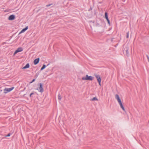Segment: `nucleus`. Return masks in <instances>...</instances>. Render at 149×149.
I'll list each match as a JSON object with an SVG mask.
<instances>
[{
  "mask_svg": "<svg viewBox=\"0 0 149 149\" xmlns=\"http://www.w3.org/2000/svg\"><path fill=\"white\" fill-rule=\"evenodd\" d=\"M115 97L116 99L117 100L118 103L120 104V107L123 110L125 111V108L123 105L120 99V98L119 95L117 94H116L115 95Z\"/></svg>",
  "mask_w": 149,
  "mask_h": 149,
  "instance_id": "obj_1",
  "label": "nucleus"
},
{
  "mask_svg": "<svg viewBox=\"0 0 149 149\" xmlns=\"http://www.w3.org/2000/svg\"><path fill=\"white\" fill-rule=\"evenodd\" d=\"M131 50V47L127 46L125 47L124 50V52L125 54L127 56H128L129 55V52Z\"/></svg>",
  "mask_w": 149,
  "mask_h": 149,
  "instance_id": "obj_2",
  "label": "nucleus"
},
{
  "mask_svg": "<svg viewBox=\"0 0 149 149\" xmlns=\"http://www.w3.org/2000/svg\"><path fill=\"white\" fill-rule=\"evenodd\" d=\"M93 79V77L91 76H89L87 74L86 76L83 77L82 78V79L83 80H90L92 81Z\"/></svg>",
  "mask_w": 149,
  "mask_h": 149,
  "instance_id": "obj_3",
  "label": "nucleus"
},
{
  "mask_svg": "<svg viewBox=\"0 0 149 149\" xmlns=\"http://www.w3.org/2000/svg\"><path fill=\"white\" fill-rule=\"evenodd\" d=\"M14 88V87H13L9 88H6L4 90V93L6 94L8 92H9L12 90Z\"/></svg>",
  "mask_w": 149,
  "mask_h": 149,
  "instance_id": "obj_4",
  "label": "nucleus"
},
{
  "mask_svg": "<svg viewBox=\"0 0 149 149\" xmlns=\"http://www.w3.org/2000/svg\"><path fill=\"white\" fill-rule=\"evenodd\" d=\"M39 84L40 87L38 88L37 89V90H38L39 92L42 93L44 91L42 87V84L41 83H40Z\"/></svg>",
  "mask_w": 149,
  "mask_h": 149,
  "instance_id": "obj_5",
  "label": "nucleus"
},
{
  "mask_svg": "<svg viewBox=\"0 0 149 149\" xmlns=\"http://www.w3.org/2000/svg\"><path fill=\"white\" fill-rule=\"evenodd\" d=\"M94 76L97 79V81H100V80H101V78L100 77V75L97 74H95Z\"/></svg>",
  "mask_w": 149,
  "mask_h": 149,
  "instance_id": "obj_6",
  "label": "nucleus"
},
{
  "mask_svg": "<svg viewBox=\"0 0 149 149\" xmlns=\"http://www.w3.org/2000/svg\"><path fill=\"white\" fill-rule=\"evenodd\" d=\"M15 16L13 15H10L8 17V19L10 20H13L15 19Z\"/></svg>",
  "mask_w": 149,
  "mask_h": 149,
  "instance_id": "obj_7",
  "label": "nucleus"
},
{
  "mask_svg": "<svg viewBox=\"0 0 149 149\" xmlns=\"http://www.w3.org/2000/svg\"><path fill=\"white\" fill-rule=\"evenodd\" d=\"M39 58H38L35 59L34 61V63L35 65L37 64L39 61Z\"/></svg>",
  "mask_w": 149,
  "mask_h": 149,
  "instance_id": "obj_8",
  "label": "nucleus"
},
{
  "mask_svg": "<svg viewBox=\"0 0 149 149\" xmlns=\"http://www.w3.org/2000/svg\"><path fill=\"white\" fill-rule=\"evenodd\" d=\"M28 29V26H27L25 28L22 29L21 32H20V33H23L26 30H27Z\"/></svg>",
  "mask_w": 149,
  "mask_h": 149,
  "instance_id": "obj_9",
  "label": "nucleus"
},
{
  "mask_svg": "<svg viewBox=\"0 0 149 149\" xmlns=\"http://www.w3.org/2000/svg\"><path fill=\"white\" fill-rule=\"evenodd\" d=\"M29 63H27L26 65L22 68V69H25L29 68Z\"/></svg>",
  "mask_w": 149,
  "mask_h": 149,
  "instance_id": "obj_10",
  "label": "nucleus"
},
{
  "mask_svg": "<svg viewBox=\"0 0 149 149\" xmlns=\"http://www.w3.org/2000/svg\"><path fill=\"white\" fill-rule=\"evenodd\" d=\"M105 17L107 20H108L109 19L108 17L107 13V12H105Z\"/></svg>",
  "mask_w": 149,
  "mask_h": 149,
  "instance_id": "obj_11",
  "label": "nucleus"
},
{
  "mask_svg": "<svg viewBox=\"0 0 149 149\" xmlns=\"http://www.w3.org/2000/svg\"><path fill=\"white\" fill-rule=\"evenodd\" d=\"M17 49L19 52H21L23 50V49L22 47H19Z\"/></svg>",
  "mask_w": 149,
  "mask_h": 149,
  "instance_id": "obj_12",
  "label": "nucleus"
},
{
  "mask_svg": "<svg viewBox=\"0 0 149 149\" xmlns=\"http://www.w3.org/2000/svg\"><path fill=\"white\" fill-rule=\"evenodd\" d=\"M46 67V66L45 65H43L42 67V68H41L40 70H43L44 69H45V68Z\"/></svg>",
  "mask_w": 149,
  "mask_h": 149,
  "instance_id": "obj_13",
  "label": "nucleus"
},
{
  "mask_svg": "<svg viewBox=\"0 0 149 149\" xmlns=\"http://www.w3.org/2000/svg\"><path fill=\"white\" fill-rule=\"evenodd\" d=\"M92 100L93 101L97 100V98L96 97H94V98H92Z\"/></svg>",
  "mask_w": 149,
  "mask_h": 149,
  "instance_id": "obj_14",
  "label": "nucleus"
},
{
  "mask_svg": "<svg viewBox=\"0 0 149 149\" xmlns=\"http://www.w3.org/2000/svg\"><path fill=\"white\" fill-rule=\"evenodd\" d=\"M58 98L59 100H61V97L60 94H58Z\"/></svg>",
  "mask_w": 149,
  "mask_h": 149,
  "instance_id": "obj_15",
  "label": "nucleus"
},
{
  "mask_svg": "<svg viewBox=\"0 0 149 149\" xmlns=\"http://www.w3.org/2000/svg\"><path fill=\"white\" fill-rule=\"evenodd\" d=\"M129 32L128 31L127 33V35H126V38H129Z\"/></svg>",
  "mask_w": 149,
  "mask_h": 149,
  "instance_id": "obj_16",
  "label": "nucleus"
},
{
  "mask_svg": "<svg viewBox=\"0 0 149 149\" xmlns=\"http://www.w3.org/2000/svg\"><path fill=\"white\" fill-rule=\"evenodd\" d=\"M19 52L17 49L16 50L14 53V55H15L18 52Z\"/></svg>",
  "mask_w": 149,
  "mask_h": 149,
  "instance_id": "obj_17",
  "label": "nucleus"
},
{
  "mask_svg": "<svg viewBox=\"0 0 149 149\" xmlns=\"http://www.w3.org/2000/svg\"><path fill=\"white\" fill-rule=\"evenodd\" d=\"M101 80H100V81H98V82L99 83V85L100 86H101Z\"/></svg>",
  "mask_w": 149,
  "mask_h": 149,
  "instance_id": "obj_18",
  "label": "nucleus"
},
{
  "mask_svg": "<svg viewBox=\"0 0 149 149\" xmlns=\"http://www.w3.org/2000/svg\"><path fill=\"white\" fill-rule=\"evenodd\" d=\"M146 56L148 58V62H149V57L148 55H146Z\"/></svg>",
  "mask_w": 149,
  "mask_h": 149,
  "instance_id": "obj_19",
  "label": "nucleus"
},
{
  "mask_svg": "<svg viewBox=\"0 0 149 149\" xmlns=\"http://www.w3.org/2000/svg\"><path fill=\"white\" fill-rule=\"evenodd\" d=\"M107 21L108 22V24H110V21H109V19H108V20H107Z\"/></svg>",
  "mask_w": 149,
  "mask_h": 149,
  "instance_id": "obj_20",
  "label": "nucleus"
},
{
  "mask_svg": "<svg viewBox=\"0 0 149 149\" xmlns=\"http://www.w3.org/2000/svg\"><path fill=\"white\" fill-rule=\"evenodd\" d=\"M35 81V79H33L32 80V81H31V82H30V83H32V82H33L34 81Z\"/></svg>",
  "mask_w": 149,
  "mask_h": 149,
  "instance_id": "obj_21",
  "label": "nucleus"
},
{
  "mask_svg": "<svg viewBox=\"0 0 149 149\" xmlns=\"http://www.w3.org/2000/svg\"><path fill=\"white\" fill-rule=\"evenodd\" d=\"M10 136V134H8L6 136Z\"/></svg>",
  "mask_w": 149,
  "mask_h": 149,
  "instance_id": "obj_22",
  "label": "nucleus"
},
{
  "mask_svg": "<svg viewBox=\"0 0 149 149\" xmlns=\"http://www.w3.org/2000/svg\"><path fill=\"white\" fill-rule=\"evenodd\" d=\"M33 94H34V93H31L30 94V97H31V95H32Z\"/></svg>",
  "mask_w": 149,
  "mask_h": 149,
  "instance_id": "obj_23",
  "label": "nucleus"
},
{
  "mask_svg": "<svg viewBox=\"0 0 149 149\" xmlns=\"http://www.w3.org/2000/svg\"><path fill=\"white\" fill-rule=\"evenodd\" d=\"M50 5V4H49V5H47V6H49Z\"/></svg>",
  "mask_w": 149,
  "mask_h": 149,
  "instance_id": "obj_24",
  "label": "nucleus"
},
{
  "mask_svg": "<svg viewBox=\"0 0 149 149\" xmlns=\"http://www.w3.org/2000/svg\"><path fill=\"white\" fill-rule=\"evenodd\" d=\"M49 65V64H48L47 65V66H48V65Z\"/></svg>",
  "mask_w": 149,
  "mask_h": 149,
  "instance_id": "obj_25",
  "label": "nucleus"
}]
</instances>
